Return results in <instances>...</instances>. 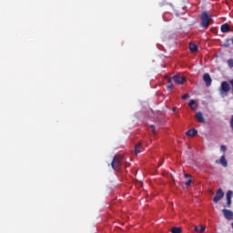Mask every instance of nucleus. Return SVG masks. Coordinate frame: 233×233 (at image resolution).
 <instances>
[{
	"label": "nucleus",
	"mask_w": 233,
	"mask_h": 233,
	"mask_svg": "<svg viewBox=\"0 0 233 233\" xmlns=\"http://www.w3.org/2000/svg\"><path fill=\"white\" fill-rule=\"evenodd\" d=\"M210 20L211 18L208 15V12L204 11L200 16V26L202 28H208V26L210 25Z\"/></svg>",
	"instance_id": "f257e3e1"
},
{
	"label": "nucleus",
	"mask_w": 233,
	"mask_h": 233,
	"mask_svg": "<svg viewBox=\"0 0 233 233\" xmlns=\"http://www.w3.org/2000/svg\"><path fill=\"white\" fill-rule=\"evenodd\" d=\"M221 97H227V94L230 92V84L228 81H223L218 88Z\"/></svg>",
	"instance_id": "f03ea898"
},
{
	"label": "nucleus",
	"mask_w": 233,
	"mask_h": 233,
	"mask_svg": "<svg viewBox=\"0 0 233 233\" xmlns=\"http://www.w3.org/2000/svg\"><path fill=\"white\" fill-rule=\"evenodd\" d=\"M121 163H123V156L121 155L115 156L111 163V167L113 170H120Z\"/></svg>",
	"instance_id": "7ed1b4c3"
},
{
	"label": "nucleus",
	"mask_w": 233,
	"mask_h": 233,
	"mask_svg": "<svg viewBox=\"0 0 233 233\" xmlns=\"http://www.w3.org/2000/svg\"><path fill=\"white\" fill-rule=\"evenodd\" d=\"M222 198H225V193L223 192V189L218 188L216 192L215 197L213 198V202L219 203V201H221Z\"/></svg>",
	"instance_id": "20e7f679"
},
{
	"label": "nucleus",
	"mask_w": 233,
	"mask_h": 233,
	"mask_svg": "<svg viewBox=\"0 0 233 233\" xmlns=\"http://www.w3.org/2000/svg\"><path fill=\"white\" fill-rule=\"evenodd\" d=\"M172 79L175 83H177V85H183L187 81L185 76H181L179 75H175Z\"/></svg>",
	"instance_id": "39448f33"
},
{
	"label": "nucleus",
	"mask_w": 233,
	"mask_h": 233,
	"mask_svg": "<svg viewBox=\"0 0 233 233\" xmlns=\"http://www.w3.org/2000/svg\"><path fill=\"white\" fill-rule=\"evenodd\" d=\"M203 81L206 83V86H210L212 85V77H210L208 73L204 74Z\"/></svg>",
	"instance_id": "423d86ee"
},
{
	"label": "nucleus",
	"mask_w": 233,
	"mask_h": 233,
	"mask_svg": "<svg viewBox=\"0 0 233 233\" xmlns=\"http://www.w3.org/2000/svg\"><path fill=\"white\" fill-rule=\"evenodd\" d=\"M224 217L226 219H233V212L228 209H223L222 210Z\"/></svg>",
	"instance_id": "0eeeda50"
},
{
	"label": "nucleus",
	"mask_w": 233,
	"mask_h": 233,
	"mask_svg": "<svg viewBox=\"0 0 233 233\" xmlns=\"http://www.w3.org/2000/svg\"><path fill=\"white\" fill-rule=\"evenodd\" d=\"M195 117L198 119V123H205V116H203V113L200 111L196 114Z\"/></svg>",
	"instance_id": "6e6552de"
},
{
	"label": "nucleus",
	"mask_w": 233,
	"mask_h": 233,
	"mask_svg": "<svg viewBox=\"0 0 233 233\" xmlns=\"http://www.w3.org/2000/svg\"><path fill=\"white\" fill-rule=\"evenodd\" d=\"M220 30L223 34H228V32H230V26L228 24H223L220 27Z\"/></svg>",
	"instance_id": "1a4fd4ad"
},
{
	"label": "nucleus",
	"mask_w": 233,
	"mask_h": 233,
	"mask_svg": "<svg viewBox=\"0 0 233 233\" xmlns=\"http://www.w3.org/2000/svg\"><path fill=\"white\" fill-rule=\"evenodd\" d=\"M198 134V130L196 129H189L188 131L186 132V136L188 137H194Z\"/></svg>",
	"instance_id": "9d476101"
},
{
	"label": "nucleus",
	"mask_w": 233,
	"mask_h": 233,
	"mask_svg": "<svg viewBox=\"0 0 233 233\" xmlns=\"http://www.w3.org/2000/svg\"><path fill=\"white\" fill-rule=\"evenodd\" d=\"M219 163L222 165V167H228V163L227 162V157H225V155H223L220 157Z\"/></svg>",
	"instance_id": "9b49d317"
},
{
	"label": "nucleus",
	"mask_w": 233,
	"mask_h": 233,
	"mask_svg": "<svg viewBox=\"0 0 233 233\" xmlns=\"http://www.w3.org/2000/svg\"><path fill=\"white\" fill-rule=\"evenodd\" d=\"M188 106H190L192 110H198V104L196 103V100H190Z\"/></svg>",
	"instance_id": "f8f14e48"
},
{
	"label": "nucleus",
	"mask_w": 233,
	"mask_h": 233,
	"mask_svg": "<svg viewBox=\"0 0 233 233\" xmlns=\"http://www.w3.org/2000/svg\"><path fill=\"white\" fill-rule=\"evenodd\" d=\"M166 79L167 81V90H172L174 88V84H172V78L167 77Z\"/></svg>",
	"instance_id": "ddd939ff"
},
{
	"label": "nucleus",
	"mask_w": 233,
	"mask_h": 233,
	"mask_svg": "<svg viewBox=\"0 0 233 233\" xmlns=\"http://www.w3.org/2000/svg\"><path fill=\"white\" fill-rule=\"evenodd\" d=\"M135 154H141V142H138L136 146H135Z\"/></svg>",
	"instance_id": "4468645a"
},
{
	"label": "nucleus",
	"mask_w": 233,
	"mask_h": 233,
	"mask_svg": "<svg viewBox=\"0 0 233 233\" xmlns=\"http://www.w3.org/2000/svg\"><path fill=\"white\" fill-rule=\"evenodd\" d=\"M189 50L190 52H198V45L189 43Z\"/></svg>",
	"instance_id": "2eb2a0df"
},
{
	"label": "nucleus",
	"mask_w": 233,
	"mask_h": 233,
	"mask_svg": "<svg viewBox=\"0 0 233 233\" xmlns=\"http://www.w3.org/2000/svg\"><path fill=\"white\" fill-rule=\"evenodd\" d=\"M206 228H207L205 226H201L200 229L198 226H195L194 230H195V232L203 233V232H205Z\"/></svg>",
	"instance_id": "dca6fc26"
},
{
	"label": "nucleus",
	"mask_w": 233,
	"mask_h": 233,
	"mask_svg": "<svg viewBox=\"0 0 233 233\" xmlns=\"http://www.w3.org/2000/svg\"><path fill=\"white\" fill-rule=\"evenodd\" d=\"M233 192L232 190H228L226 194L227 199H232Z\"/></svg>",
	"instance_id": "f3484780"
},
{
	"label": "nucleus",
	"mask_w": 233,
	"mask_h": 233,
	"mask_svg": "<svg viewBox=\"0 0 233 233\" xmlns=\"http://www.w3.org/2000/svg\"><path fill=\"white\" fill-rule=\"evenodd\" d=\"M171 233H181V228H173Z\"/></svg>",
	"instance_id": "a211bd4d"
},
{
	"label": "nucleus",
	"mask_w": 233,
	"mask_h": 233,
	"mask_svg": "<svg viewBox=\"0 0 233 233\" xmlns=\"http://www.w3.org/2000/svg\"><path fill=\"white\" fill-rule=\"evenodd\" d=\"M228 66H229L230 68H233V59H232V58H230V59L228 60Z\"/></svg>",
	"instance_id": "6ab92c4d"
},
{
	"label": "nucleus",
	"mask_w": 233,
	"mask_h": 233,
	"mask_svg": "<svg viewBox=\"0 0 233 233\" xmlns=\"http://www.w3.org/2000/svg\"><path fill=\"white\" fill-rule=\"evenodd\" d=\"M186 187H190V185H192V179H188L186 183H185Z\"/></svg>",
	"instance_id": "aec40b11"
},
{
	"label": "nucleus",
	"mask_w": 233,
	"mask_h": 233,
	"mask_svg": "<svg viewBox=\"0 0 233 233\" xmlns=\"http://www.w3.org/2000/svg\"><path fill=\"white\" fill-rule=\"evenodd\" d=\"M188 97H190V95L189 94H185L182 96V99L185 100V99H188Z\"/></svg>",
	"instance_id": "412c9836"
},
{
	"label": "nucleus",
	"mask_w": 233,
	"mask_h": 233,
	"mask_svg": "<svg viewBox=\"0 0 233 233\" xmlns=\"http://www.w3.org/2000/svg\"><path fill=\"white\" fill-rule=\"evenodd\" d=\"M150 128H151L153 134H156V126L151 125V126H150Z\"/></svg>",
	"instance_id": "4be33fe9"
},
{
	"label": "nucleus",
	"mask_w": 233,
	"mask_h": 233,
	"mask_svg": "<svg viewBox=\"0 0 233 233\" xmlns=\"http://www.w3.org/2000/svg\"><path fill=\"white\" fill-rule=\"evenodd\" d=\"M232 205V199H227V206L230 207Z\"/></svg>",
	"instance_id": "5701e85b"
},
{
	"label": "nucleus",
	"mask_w": 233,
	"mask_h": 233,
	"mask_svg": "<svg viewBox=\"0 0 233 233\" xmlns=\"http://www.w3.org/2000/svg\"><path fill=\"white\" fill-rule=\"evenodd\" d=\"M220 150H221V152H225V150H227V147L221 146Z\"/></svg>",
	"instance_id": "b1692460"
},
{
	"label": "nucleus",
	"mask_w": 233,
	"mask_h": 233,
	"mask_svg": "<svg viewBox=\"0 0 233 233\" xmlns=\"http://www.w3.org/2000/svg\"><path fill=\"white\" fill-rule=\"evenodd\" d=\"M126 167H130V163L127 162Z\"/></svg>",
	"instance_id": "393cba45"
},
{
	"label": "nucleus",
	"mask_w": 233,
	"mask_h": 233,
	"mask_svg": "<svg viewBox=\"0 0 233 233\" xmlns=\"http://www.w3.org/2000/svg\"><path fill=\"white\" fill-rule=\"evenodd\" d=\"M165 160L162 161V163L158 164V167H161V165H163Z\"/></svg>",
	"instance_id": "a878e982"
},
{
	"label": "nucleus",
	"mask_w": 233,
	"mask_h": 233,
	"mask_svg": "<svg viewBox=\"0 0 233 233\" xmlns=\"http://www.w3.org/2000/svg\"><path fill=\"white\" fill-rule=\"evenodd\" d=\"M172 112H176V107H173Z\"/></svg>",
	"instance_id": "bb28decb"
},
{
	"label": "nucleus",
	"mask_w": 233,
	"mask_h": 233,
	"mask_svg": "<svg viewBox=\"0 0 233 233\" xmlns=\"http://www.w3.org/2000/svg\"><path fill=\"white\" fill-rule=\"evenodd\" d=\"M186 176V177H188L189 176L188 175H185Z\"/></svg>",
	"instance_id": "cd10ccee"
},
{
	"label": "nucleus",
	"mask_w": 233,
	"mask_h": 233,
	"mask_svg": "<svg viewBox=\"0 0 233 233\" xmlns=\"http://www.w3.org/2000/svg\"><path fill=\"white\" fill-rule=\"evenodd\" d=\"M217 163H219V160H217Z\"/></svg>",
	"instance_id": "c85d7f7f"
}]
</instances>
